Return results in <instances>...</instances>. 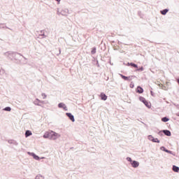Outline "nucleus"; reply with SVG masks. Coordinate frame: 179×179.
<instances>
[{
  "label": "nucleus",
  "mask_w": 179,
  "mask_h": 179,
  "mask_svg": "<svg viewBox=\"0 0 179 179\" xmlns=\"http://www.w3.org/2000/svg\"><path fill=\"white\" fill-rule=\"evenodd\" d=\"M148 141H151V142H153L154 143H160V141H155V137H153V136L152 135H149L148 136Z\"/></svg>",
  "instance_id": "obj_6"
},
{
  "label": "nucleus",
  "mask_w": 179,
  "mask_h": 179,
  "mask_svg": "<svg viewBox=\"0 0 179 179\" xmlns=\"http://www.w3.org/2000/svg\"><path fill=\"white\" fill-rule=\"evenodd\" d=\"M139 100L140 101H141L142 103H143V104L145 106V107H147L148 108H150V107H152V105L150 104V103H149L146 99H145V97L143 96H140L139 97Z\"/></svg>",
  "instance_id": "obj_3"
},
{
  "label": "nucleus",
  "mask_w": 179,
  "mask_h": 179,
  "mask_svg": "<svg viewBox=\"0 0 179 179\" xmlns=\"http://www.w3.org/2000/svg\"><path fill=\"white\" fill-rule=\"evenodd\" d=\"M5 57H6L8 59L13 61V59L17 60V55L20 57H23L22 54L16 52L8 51L4 53ZM23 58L26 59L23 57Z\"/></svg>",
  "instance_id": "obj_1"
},
{
  "label": "nucleus",
  "mask_w": 179,
  "mask_h": 179,
  "mask_svg": "<svg viewBox=\"0 0 179 179\" xmlns=\"http://www.w3.org/2000/svg\"><path fill=\"white\" fill-rule=\"evenodd\" d=\"M61 14L63 15H65V14H64V11H62Z\"/></svg>",
  "instance_id": "obj_40"
},
{
  "label": "nucleus",
  "mask_w": 179,
  "mask_h": 179,
  "mask_svg": "<svg viewBox=\"0 0 179 179\" xmlns=\"http://www.w3.org/2000/svg\"><path fill=\"white\" fill-rule=\"evenodd\" d=\"M120 78H122V79H123L124 80H131L129 78H131V76H125L122 74H120Z\"/></svg>",
  "instance_id": "obj_15"
},
{
  "label": "nucleus",
  "mask_w": 179,
  "mask_h": 179,
  "mask_svg": "<svg viewBox=\"0 0 179 179\" xmlns=\"http://www.w3.org/2000/svg\"><path fill=\"white\" fill-rule=\"evenodd\" d=\"M138 16H140V17L142 19L143 18V14H142V12L141 11H138Z\"/></svg>",
  "instance_id": "obj_28"
},
{
  "label": "nucleus",
  "mask_w": 179,
  "mask_h": 179,
  "mask_svg": "<svg viewBox=\"0 0 179 179\" xmlns=\"http://www.w3.org/2000/svg\"><path fill=\"white\" fill-rule=\"evenodd\" d=\"M166 153H169V155H174V153H173V151L169 150H167Z\"/></svg>",
  "instance_id": "obj_31"
},
{
  "label": "nucleus",
  "mask_w": 179,
  "mask_h": 179,
  "mask_svg": "<svg viewBox=\"0 0 179 179\" xmlns=\"http://www.w3.org/2000/svg\"><path fill=\"white\" fill-rule=\"evenodd\" d=\"M155 141H160V140H159V138H155Z\"/></svg>",
  "instance_id": "obj_36"
},
{
  "label": "nucleus",
  "mask_w": 179,
  "mask_h": 179,
  "mask_svg": "<svg viewBox=\"0 0 179 179\" xmlns=\"http://www.w3.org/2000/svg\"><path fill=\"white\" fill-rule=\"evenodd\" d=\"M144 68H143V66H141V67H140V68H136V71H138V72H143V71H144Z\"/></svg>",
  "instance_id": "obj_21"
},
{
  "label": "nucleus",
  "mask_w": 179,
  "mask_h": 179,
  "mask_svg": "<svg viewBox=\"0 0 179 179\" xmlns=\"http://www.w3.org/2000/svg\"><path fill=\"white\" fill-rule=\"evenodd\" d=\"M136 93H138L139 94H142L143 93V88L141 86H138L136 90Z\"/></svg>",
  "instance_id": "obj_9"
},
{
  "label": "nucleus",
  "mask_w": 179,
  "mask_h": 179,
  "mask_svg": "<svg viewBox=\"0 0 179 179\" xmlns=\"http://www.w3.org/2000/svg\"><path fill=\"white\" fill-rule=\"evenodd\" d=\"M39 36H42V38H45V37H47V36H45L44 34V30L41 31V34H39Z\"/></svg>",
  "instance_id": "obj_19"
},
{
  "label": "nucleus",
  "mask_w": 179,
  "mask_h": 179,
  "mask_svg": "<svg viewBox=\"0 0 179 179\" xmlns=\"http://www.w3.org/2000/svg\"><path fill=\"white\" fill-rule=\"evenodd\" d=\"M8 143H10V145H14L15 146H17V145H19V143L13 139L8 140Z\"/></svg>",
  "instance_id": "obj_10"
},
{
  "label": "nucleus",
  "mask_w": 179,
  "mask_h": 179,
  "mask_svg": "<svg viewBox=\"0 0 179 179\" xmlns=\"http://www.w3.org/2000/svg\"><path fill=\"white\" fill-rule=\"evenodd\" d=\"M172 170L173 171H174L175 173H179V167L176 166V165H173L172 166Z\"/></svg>",
  "instance_id": "obj_16"
},
{
  "label": "nucleus",
  "mask_w": 179,
  "mask_h": 179,
  "mask_svg": "<svg viewBox=\"0 0 179 179\" xmlns=\"http://www.w3.org/2000/svg\"><path fill=\"white\" fill-rule=\"evenodd\" d=\"M162 132L166 136H171V131H170V130L164 129L162 130Z\"/></svg>",
  "instance_id": "obj_12"
},
{
  "label": "nucleus",
  "mask_w": 179,
  "mask_h": 179,
  "mask_svg": "<svg viewBox=\"0 0 179 179\" xmlns=\"http://www.w3.org/2000/svg\"><path fill=\"white\" fill-rule=\"evenodd\" d=\"M28 155L32 156V157L35 159V160H40V157H38V155H36L34 152H28Z\"/></svg>",
  "instance_id": "obj_8"
},
{
  "label": "nucleus",
  "mask_w": 179,
  "mask_h": 179,
  "mask_svg": "<svg viewBox=\"0 0 179 179\" xmlns=\"http://www.w3.org/2000/svg\"><path fill=\"white\" fill-rule=\"evenodd\" d=\"M11 110H12V108L9 106H7L3 108V111H10Z\"/></svg>",
  "instance_id": "obj_24"
},
{
  "label": "nucleus",
  "mask_w": 179,
  "mask_h": 179,
  "mask_svg": "<svg viewBox=\"0 0 179 179\" xmlns=\"http://www.w3.org/2000/svg\"><path fill=\"white\" fill-rule=\"evenodd\" d=\"M41 96L42 97H43V99H47V94H45V93H42Z\"/></svg>",
  "instance_id": "obj_32"
},
{
  "label": "nucleus",
  "mask_w": 179,
  "mask_h": 179,
  "mask_svg": "<svg viewBox=\"0 0 179 179\" xmlns=\"http://www.w3.org/2000/svg\"><path fill=\"white\" fill-rule=\"evenodd\" d=\"M41 159H45V157H42L41 158H40V160H41Z\"/></svg>",
  "instance_id": "obj_39"
},
{
  "label": "nucleus",
  "mask_w": 179,
  "mask_h": 179,
  "mask_svg": "<svg viewBox=\"0 0 179 179\" xmlns=\"http://www.w3.org/2000/svg\"><path fill=\"white\" fill-rule=\"evenodd\" d=\"M96 65H97L98 68H100V64H99V61H96Z\"/></svg>",
  "instance_id": "obj_33"
},
{
  "label": "nucleus",
  "mask_w": 179,
  "mask_h": 179,
  "mask_svg": "<svg viewBox=\"0 0 179 179\" xmlns=\"http://www.w3.org/2000/svg\"><path fill=\"white\" fill-rule=\"evenodd\" d=\"M31 135H33V133H31V131L27 130L25 131V138H29V136H31Z\"/></svg>",
  "instance_id": "obj_14"
},
{
  "label": "nucleus",
  "mask_w": 179,
  "mask_h": 179,
  "mask_svg": "<svg viewBox=\"0 0 179 179\" xmlns=\"http://www.w3.org/2000/svg\"><path fill=\"white\" fill-rule=\"evenodd\" d=\"M130 66H132V68H138V64L134 63V62H131L130 63Z\"/></svg>",
  "instance_id": "obj_20"
},
{
  "label": "nucleus",
  "mask_w": 179,
  "mask_h": 179,
  "mask_svg": "<svg viewBox=\"0 0 179 179\" xmlns=\"http://www.w3.org/2000/svg\"><path fill=\"white\" fill-rule=\"evenodd\" d=\"M160 150H162V152H167V149L164 146L160 147Z\"/></svg>",
  "instance_id": "obj_26"
},
{
  "label": "nucleus",
  "mask_w": 179,
  "mask_h": 179,
  "mask_svg": "<svg viewBox=\"0 0 179 179\" xmlns=\"http://www.w3.org/2000/svg\"><path fill=\"white\" fill-rule=\"evenodd\" d=\"M129 87H131V89H134V87H135V84L134 83V82H131L130 83Z\"/></svg>",
  "instance_id": "obj_30"
},
{
  "label": "nucleus",
  "mask_w": 179,
  "mask_h": 179,
  "mask_svg": "<svg viewBox=\"0 0 179 179\" xmlns=\"http://www.w3.org/2000/svg\"><path fill=\"white\" fill-rule=\"evenodd\" d=\"M100 97H101V100H103V101H106V100H107V95H106V94H104V92H101L100 94Z\"/></svg>",
  "instance_id": "obj_11"
},
{
  "label": "nucleus",
  "mask_w": 179,
  "mask_h": 179,
  "mask_svg": "<svg viewBox=\"0 0 179 179\" xmlns=\"http://www.w3.org/2000/svg\"><path fill=\"white\" fill-rule=\"evenodd\" d=\"M151 96H153V91H150Z\"/></svg>",
  "instance_id": "obj_35"
},
{
  "label": "nucleus",
  "mask_w": 179,
  "mask_h": 179,
  "mask_svg": "<svg viewBox=\"0 0 179 179\" xmlns=\"http://www.w3.org/2000/svg\"><path fill=\"white\" fill-rule=\"evenodd\" d=\"M59 54H61V49H59Z\"/></svg>",
  "instance_id": "obj_41"
},
{
  "label": "nucleus",
  "mask_w": 179,
  "mask_h": 179,
  "mask_svg": "<svg viewBox=\"0 0 179 179\" xmlns=\"http://www.w3.org/2000/svg\"><path fill=\"white\" fill-rule=\"evenodd\" d=\"M169 8H165L160 11L161 15H163L164 16L167 15V13L169 12Z\"/></svg>",
  "instance_id": "obj_17"
},
{
  "label": "nucleus",
  "mask_w": 179,
  "mask_h": 179,
  "mask_svg": "<svg viewBox=\"0 0 179 179\" xmlns=\"http://www.w3.org/2000/svg\"><path fill=\"white\" fill-rule=\"evenodd\" d=\"M177 116L179 117V113L177 114Z\"/></svg>",
  "instance_id": "obj_42"
},
{
  "label": "nucleus",
  "mask_w": 179,
  "mask_h": 179,
  "mask_svg": "<svg viewBox=\"0 0 179 179\" xmlns=\"http://www.w3.org/2000/svg\"><path fill=\"white\" fill-rule=\"evenodd\" d=\"M91 54L92 55H94V54H96V47L92 48V51H91Z\"/></svg>",
  "instance_id": "obj_22"
},
{
  "label": "nucleus",
  "mask_w": 179,
  "mask_h": 179,
  "mask_svg": "<svg viewBox=\"0 0 179 179\" xmlns=\"http://www.w3.org/2000/svg\"><path fill=\"white\" fill-rule=\"evenodd\" d=\"M126 160H127V162H129L130 164L132 163V162L134 161V160H132V158H131V157H127L126 158Z\"/></svg>",
  "instance_id": "obj_27"
},
{
  "label": "nucleus",
  "mask_w": 179,
  "mask_h": 179,
  "mask_svg": "<svg viewBox=\"0 0 179 179\" xmlns=\"http://www.w3.org/2000/svg\"><path fill=\"white\" fill-rule=\"evenodd\" d=\"M162 122H169V121H170V118L167 117H164L162 118Z\"/></svg>",
  "instance_id": "obj_18"
},
{
  "label": "nucleus",
  "mask_w": 179,
  "mask_h": 179,
  "mask_svg": "<svg viewBox=\"0 0 179 179\" xmlns=\"http://www.w3.org/2000/svg\"><path fill=\"white\" fill-rule=\"evenodd\" d=\"M58 136H59V134L54 131L46 132L43 135L44 139H50L51 141H55V139H58Z\"/></svg>",
  "instance_id": "obj_2"
},
{
  "label": "nucleus",
  "mask_w": 179,
  "mask_h": 179,
  "mask_svg": "<svg viewBox=\"0 0 179 179\" xmlns=\"http://www.w3.org/2000/svg\"><path fill=\"white\" fill-rule=\"evenodd\" d=\"M127 66H131V63L128 62V63H127Z\"/></svg>",
  "instance_id": "obj_34"
},
{
  "label": "nucleus",
  "mask_w": 179,
  "mask_h": 179,
  "mask_svg": "<svg viewBox=\"0 0 179 179\" xmlns=\"http://www.w3.org/2000/svg\"><path fill=\"white\" fill-rule=\"evenodd\" d=\"M39 103H44V101H40V99H36L34 101V104H35V106H39V107H42L41 104H40Z\"/></svg>",
  "instance_id": "obj_13"
},
{
  "label": "nucleus",
  "mask_w": 179,
  "mask_h": 179,
  "mask_svg": "<svg viewBox=\"0 0 179 179\" xmlns=\"http://www.w3.org/2000/svg\"><path fill=\"white\" fill-rule=\"evenodd\" d=\"M141 122L146 127V124H145V122Z\"/></svg>",
  "instance_id": "obj_38"
},
{
  "label": "nucleus",
  "mask_w": 179,
  "mask_h": 179,
  "mask_svg": "<svg viewBox=\"0 0 179 179\" xmlns=\"http://www.w3.org/2000/svg\"><path fill=\"white\" fill-rule=\"evenodd\" d=\"M58 107L59 108H63V110H64V111H68V107L66 106V105L62 102L59 103L58 104Z\"/></svg>",
  "instance_id": "obj_4"
},
{
  "label": "nucleus",
  "mask_w": 179,
  "mask_h": 179,
  "mask_svg": "<svg viewBox=\"0 0 179 179\" xmlns=\"http://www.w3.org/2000/svg\"><path fill=\"white\" fill-rule=\"evenodd\" d=\"M35 179H44V176L39 174L36 176Z\"/></svg>",
  "instance_id": "obj_23"
},
{
  "label": "nucleus",
  "mask_w": 179,
  "mask_h": 179,
  "mask_svg": "<svg viewBox=\"0 0 179 179\" xmlns=\"http://www.w3.org/2000/svg\"><path fill=\"white\" fill-rule=\"evenodd\" d=\"M131 167L134 169H137V167H139V162L136 160H133V162L131 163Z\"/></svg>",
  "instance_id": "obj_7"
},
{
  "label": "nucleus",
  "mask_w": 179,
  "mask_h": 179,
  "mask_svg": "<svg viewBox=\"0 0 179 179\" xmlns=\"http://www.w3.org/2000/svg\"><path fill=\"white\" fill-rule=\"evenodd\" d=\"M5 74V70L3 69H0V75H4Z\"/></svg>",
  "instance_id": "obj_29"
},
{
  "label": "nucleus",
  "mask_w": 179,
  "mask_h": 179,
  "mask_svg": "<svg viewBox=\"0 0 179 179\" xmlns=\"http://www.w3.org/2000/svg\"><path fill=\"white\" fill-rule=\"evenodd\" d=\"M6 29H9L8 27H6Z\"/></svg>",
  "instance_id": "obj_43"
},
{
  "label": "nucleus",
  "mask_w": 179,
  "mask_h": 179,
  "mask_svg": "<svg viewBox=\"0 0 179 179\" xmlns=\"http://www.w3.org/2000/svg\"><path fill=\"white\" fill-rule=\"evenodd\" d=\"M66 117H68V118H69V120H71V121L72 122H75V116H73V115H72V113H66Z\"/></svg>",
  "instance_id": "obj_5"
},
{
  "label": "nucleus",
  "mask_w": 179,
  "mask_h": 179,
  "mask_svg": "<svg viewBox=\"0 0 179 179\" xmlns=\"http://www.w3.org/2000/svg\"><path fill=\"white\" fill-rule=\"evenodd\" d=\"M57 2H61V0H55Z\"/></svg>",
  "instance_id": "obj_37"
},
{
  "label": "nucleus",
  "mask_w": 179,
  "mask_h": 179,
  "mask_svg": "<svg viewBox=\"0 0 179 179\" xmlns=\"http://www.w3.org/2000/svg\"><path fill=\"white\" fill-rule=\"evenodd\" d=\"M157 134L159 136H164V133H163V130H161L159 131Z\"/></svg>",
  "instance_id": "obj_25"
}]
</instances>
